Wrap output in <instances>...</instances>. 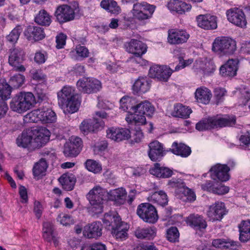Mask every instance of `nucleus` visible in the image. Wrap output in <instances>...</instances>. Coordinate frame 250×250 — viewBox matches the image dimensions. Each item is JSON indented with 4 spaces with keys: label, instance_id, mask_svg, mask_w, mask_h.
I'll return each mask as SVG.
<instances>
[{
    "label": "nucleus",
    "instance_id": "79ce46f5",
    "mask_svg": "<svg viewBox=\"0 0 250 250\" xmlns=\"http://www.w3.org/2000/svg\"><path fill=\"white\" fill-rule=\"evenodd\" d=\"M191 112L190 108H188L182 104H179L175 105L172 115L176 117L187 118L189 117Z\"/></svg>",
    "mask_w": 250,
    "mask_h": 250
},
{
    "label": "nucleus",
    "instance_id": "5701e85b",
    "mask_svg": "<svg viewBox=\"0 0 250 250\" xmlns=\"http://www.w3.org/2000/svg\"><path fill=\"white\" fill-rule=\"evenodd\" d=\"M107 138L116 142H120L127 140L130 138V131L125 128H111L107 130Z\"/></svg>",
    "mask_w": 250,
    "mask_h": 250
},
{
    "label": "nucleus",
    "instance_id": "6e6d98bb",
    "mask_svg": "<svg viewBox=\"0 0 250 250\" xmlns=\"http://www.w3.org/2000/svg\"><path fill=\"white\" fill-rule=\"evenodd\" d=\"M82 250H106V246L101 243H96L91 245L85 246Z\"/></svg>",
    "mask_w": 250,
    "mask_h": 250
},
{
    "label": "nucleus",
    "instance_id": "338daca9",
    "mask_svg": "<svg viewBox=\"0 0 250 250\" xmlns=\"http://www.w3.org/2000/svg\"><path fill=\"white\" fill-rule=\"evenodd\" d=\"M46 60L45 56L41 52H37L35 54L34 61L38 64H42L45 62Z\"/></svg>",
    "mask_w": 250,
    "mask_h": 250
},
{
    "label": "nucleus",
    "instance_id": "f3484780",
    "mask_svg": "<svg viewBox=\"0 0 250 250\" xmlns=\"http://www.w3.org/2000/svg\"><path fill=\"white\" fill-rule=\"evenodd\" d=\"M171 70L166 66L154 65L149 69V75L151 78L167 82L171 75Z\"/></svg>",
    "mask_w": 250,
    "mask_h": 250
},
{
    "label": "nucleus",
    "instance_id": "72a5a7b5",
    "mask_svg": "<svg viewBox=\"0 0 250 250\" xmlns=\"http://www.w3.org/2000/svg\"><path fill=\"white\" fill-rule=\"evenodd\" d=\"M126 192L123 188H118L111 190L108 192L109 199L112 201H116L120 204H123L125 200Z\"/></svg>",
    "mask_w": 250,
    "mask_h": 250
},
{
    "label": "nucleus",
    "instance_id": "bf43d9fd",
    "mask_svg": "<svg viewBox=\"0 0 250 250\" xmlns=\"http://www.w3.org/2000/svg\"><path fill=\"white\" fill-rule=\"evenodd\" d=\"M76 51L78 55L80 57L86 58L88 56V50L85 46L81 45L77 46L76 48Z\"/></svg>",
    "mask_w": 250,
    "mask_h": 250
},
{
    "label": "nucleus",
    "instance_id": "7c9ffc66",
    "mask_svg": "<svg viewBox=\"0 0 250 250\" xmlns=\"http://www.w3.org/2000/svg\"><path fill=\"white\" fill-rule=\"evenodd\" d=\"M168 151L174 154L182 157H187L191 152L190 147L183 143H178L177 142H174L172 144L171 148H169Z\"/></svg>",
    "mask_w": 250,
    "mask_h": 250
},
{
    "label": "nucleus",
    "instance_id": "9d476101",
    "mask_svg": "<svg viewBox=\"0 0 250 250\" xmlns=\"http://www.w3.org/2000/svg\"><path fill=\"white\" fill-rule=\"evenodd\" d=\"M154 111V108L151 104L146 101L142 102L135 105L133 120L138 125H144L146 122L145 115L151 117Z\"/></svg>",
    "mask_w": 250,
    "mask_h": 250
},
{
    "label": "nucleus",
    "instance_id": "9b49d317",
    "mask_svg": "<svg viewBox=\"0 0 250 250\" xmlns=\"http://www.w3.org/2000/svg\"><path fill=\"white\" fill-rule=\"evenodd\" d=\"M25 53L20 48H14L10 50L8 62L16 71L24 72L25 67L21 64L24 60Z\"/></svg>",
    "mask_w": 250,
    "mask_h": 250
},
{
    "label": "nucleus",
    "instance_id": "a19ab883",
    "mask_svg": "<svg viewBox=\"0 0 250 250\" xmlns=\"http://www.w3.org/2000/svg\"><path fill=\"white\" fill-rule=\"evenodd\" d=\"M188 219L190 224L198 229H205L207 226L206 221L202 217L197 214H191Z\"/></svg>",
    "mask_w": 250,
    "mask_h": 250
},
{
    "label": "nucleus",
    "instance_id": "393cba45",
    "mask_svg": "<svg viewBox=\"0 0 250 250\" xmlns=\"http://www.w3.org/2000/svg\"><path fill=\"white\" fill-rule=\"evenodd\" d=\"M198 25L206 30L214 29L217 28L216 17L209 15H200L197 18Z\"/></svg>",
    "mask_w": 250,
    "mask_h": 250
},
{
    "label": "nucleus",
    "instance_id": "4be33fe9",
    "mask_svg": "<svg viewBox=\"0 0 250 250\" xmlns=\"http://www.w3.org/2000/svg\"><path fill=\"white\" fill-rule=\"evenodd\" d=\"M104 122L100 119H94L93 120L87 119L84 120L80 125V129L84 134L89 132H95L100 127H103Z\"/></svg>",
    "mask_w": 250,
    "mask_h": 250
},
{
    "label": "nucleus",
    "instance_id": "20e7f679",
    "mask_svg": "<svg viewBox=\"0 0 250 250\" xmlns=\"http://www.w3.org/2000/svg\"><path fill=\"white\" fill-rule=\"evenodd\" d=\"M36 103L32 93L21 92L12 99L10 106L13 111L22 113L31 109Z\"/></svg>",
    "mask_w": 250,
    "mask_h": 250
},
{
    "label": "nucleus",
    "instance_id": "6e6552de",
    "mask_svg": "<svg viewBox=\"0 0 250 250\" xmlns=\"http://www.w3.org/2000/svg\"><path fill=\"white\" fill-rule=\"evenodd\" d=\"M30 115V118L34 122L41 121L43 124L51 123L56 121L55 113L49 107L42 106L33 110Z\"/></svg>",
    "mask_w": 250,
    "mask_h": 250
},
{
    "label": "nucleus",
    "instance_id": "0e129e2a",
    "mask_svg": "<svg viewBox=\"0 0 250 250\" xmlns=\"http://www.w3.org/2000/svg\"><path fill=\"white\" fill-rule=\"evenodd\" d=\"M144 135L142 130H135V132L134 133L133 136V140L132 142L135 143H139L143 139Z\"/></svg>",
    "mask_w": 250,
    "mask_h": 250
},
{
    "label": "nucleus",
    "instance_id": "a878e982",
    "mask_svg": "<svg viewBox=\"0 0 250 250\" xmlns=\"http://www.w3.org/2000/svg\"><path fill=\"white\" fill-rule=\"evenodd\" d=\"M238 60H229L225 64L220 67V74L224 77L234 76L238 70Z\"/></svg>",
    "mask_w": 250,
    "mask_h": 250
},
{
    "label": "nucleus",
    "instance_id": "69168bd1",
    "mask_svg": "<svg viewBox=\"0 0 250 250\" xmlns=\"http://www.w3.org/2000/svg\"><path fill=\"white\" fill-rule=\"evenodd\" d=\"M215 184L210 181H207L205 184H202L201 188L204 190H207L213 193Z\"/></svg>",
    "mask_w": 250,
    "mask_h": 250
},
{
    "label": "nucleus",
    "instance_id": "13d9d810",
    "mask_svg": "<svg viewBox=\"0 0 250 250\" xmlns=\"http://www.w3.org/2000/svg\"><path fill=\"white\" fill-rule=\"evenodd\" d=\"M239 245V242L230 239H225L223 250H234Z\"/></svg>",
    "mask_w": 250,
    "mask_h": 250
},
{
    "label": "nucleus",
    "instance_id": "4d7b16f0",
    "mask_svg": "<svg viewBox=\"0 0 250 250\" xmlns=\"http://www.w3.org/2000/svg\"><path fill=\"white\" fill-rule=\"evenodd\" d=\"M66 36L63 33L59 34L56 37V47L58 49L62 48L65 44Z\"/></svg>",
    "mask_w": 250,
    "mask_h": 250
},
{
    "label": "nucleus",
    "instance_id": "3c124183",
    "mask_svg": "<svg viewBox=\"0 0 250 250\" xmlns=\"http://www.w3.org/2000/svg\"><path fill=\"white\" fill-rule=\"evenodd\" d=\"M177 192L187 196V199L188 200L193 201L196 199V196L194 193L190 189L184 186L178 188Z\"/></svg>",
    "mask_w": 250,
    "mask_h": 250
},
{
    "label": "nucleus",
    "instance_id": "4468645a",
    "mask_svg": "<svg viewBox=\"0 0 250 250\" xmlns=\"http://www.w3.org/2000/svg\"><path fill=\"white\" fill-rule=\"evenodd\" d=\"M82 140L79 137L71 138L70 141L66 142L64 146L63 153L68 157L77 156L82 149Z\"/></svg>",
    "mask_w": 250,
    "mask_h": 250
},
{
    "label": "nucleus",
    "instance_id": "f704fd0d",
    "mask_svg": "<svg viewBox=\"0 0 250 250\" xmlns=\"http://www.w3.org/2000/svg\"><path fill=\"white\" fill-rule=\"evenodd\" d=\"M122 222L121 218L116 213H106L103 219V222L108 229L111 230L114 227H117L118 224Z\"/></svg>",
    "mask_w": 250,
    "mask_h": 250
},
{
    "label": "nucleus",
    "instance_id": "e433bc0d",
    "mask_svg": "<svg viewBox=\"0 0 250 250\" xmlns=\"http://www.w3.org/2000/svg\"><path fill=\"white\" fill-rule=\"evenodd\" d=\"M150 83L146 78H139L135 81L133 85L134 91L138 93H144L150 88Z\"/></svg>",
    "mask_w": 250,
    "mask_h": 250
},
{
    "label": "nucleus",
    "instance_id": "49530a36",
    "mask_svg": "<svg viewBox=\"0 0 250 250\" xmlns=\"http://www.w3.org/2000/svg\"><path fill=\"white\" fill-rule=\"evenodd\" d=\"M25 77L21 74H16L12 76L9 81V85L14 88H18L24 83Z\"/></svg>",
    "mask_w": 250,
    "mask_h": 250
},
{
    "label": "nucleus",
    "instance_id": "de8ad7c7",
    "mask_svg": "<svg viewBox=\"0 0 250 250\" xmlns=\"http://www.w3.org/2000/svg\"><path fill=\"white\" fill-rule=\"evenodd\" d=\"M128 228L127 224H124L120 228L121 231H119V230H111V233L116 239L122 241L127 238V231Z\"/></svg>",
    "mask_w": 250,
    "mask_h": 250
},
{
    "label": "nucleus",
    "instance_id": "a18cd8bd",
    "mask_svg": "<svg viewBox=\"0 0 250 250\" xmlns=\"http://www.w3.org/2000/svg\"><path fill=\"white\" fill-rule=\"evenodd\" d=\"M134 102V99L129 97H123L120 100V108L125 111H127L128 110H132L135 113V105H133Z\"/></svg>",
    "mask_w": 250,
    "mask_h": 250
},
{
    "label": "nucleus",
    "instance_id": "f03ea898",
    "mask_svg": "<svg viewBox=\"0 0 250 250\" xmlns=\"http://www.w3.org/2000/svg\"><path fill=\"white\" fill-rule=\"evenodd\" d=\"M58 104L64 109L65 113L77 112L81 104V97L74 93V90L70 86H64L58 93Z\"/></svg>",
    "mask_w": 250,
    "mask_h": 250
},
{
    "label": "nucleus",
    "instance_id": "c756f323",
    "mask_svg": "<svg viewBox=\"0 0 250 250\" xmlns=\"http://www.w3.org/2000/svg\"><path fill=\"white\" fill-rule=\"evenodd\" d=\"M167 7L169 10L175 11L180 14H184L191 8L190 4L179 0H170L167 3Z\"/></svg>",
    "mask_w": 250,
    "mask_h": 250
},
{
    "label": "nucleus",
    "instance_id": "b1692460",
    "mask_svg": "<svg viewBox=\"0 0 250 250\" xmlns=\"http://www.w3.org/2000/svg\"><path fill=\"white\" fill-rule=\"evenodd\" d=\"M24 34L30 41L37 42L45 38L43 29L42 27L30 25L25 30Z\"/></svg>",
    "mask_w": 250,
    "mask_h": 250
},
{
    "label": "nucleus",
    "instance_id": "bb28decb",
    "mask_svg": "<svg viewBox=\"0 0 250 250\" xmlns=\"http://www.w3.org/2000/svg\"><path fill=\"white\" fill-rule=\"evenodd\" d=\"M225 214V205L222 202L216 203L215 205L210 206L208 211V216L213 221L220 220Z\"/></svg>",
    "mask_w": 250,
    "mask_h": 250
},
{
    "label": "nucleus",
    "instance_id": "2f4dec72",
    "mask_svg": "<svg viewBox=\"0 0 250 250\" xmlns=\"http://www.w3.org/2000/svg\"><path fill=\"white\" fill-rule=\"evenodd\" d=\"M150 174L158 178H167L172 176L173 171L167 167H161L159 163H155L154 167L149 170Z\"/></svg>",
    "mask_w": 250,
    "mask_h": 250
},
{
    "label": "nucleus",
    "instance_id": "412c9836",
    "mask_svg": "<svg viewBox=\"0 0 250 250\" xmlns=\"http://www.w3.org/2000/svg\"><path fill=\"white\" fill-rule=\"evenodd\" d=\"M103 226L100 222L86 225L83 229V235L88 238H98L102 234Z\"/></svg>",
    "mask_w": 250,
    "mask_h": 250
},
{
    "label": "nucleus",
    "instance_id": "6ab92c4d",
    "mask_svg": "<svg viewBox=\"0 0 250 250\" xmlns=\"http://www.w3.org/2000/svg\"><path fill=\"white\" fill-rule=\"evenodd\" d=\"M126 50L135 56L141 57L144 54L147 50V47L146 44L141 41L132 39L125 44Z\"/></svg>",
    "mask_w": 250,
    "mask_h": 250
},
{
    "label": "nucleus",
    "instance_id": "774afa93",
    "mask_svg": "<svg viewBox=\"0 0 250 250\" xmlns=\"http://www.w3.org/2000/svg\"><path fill=\"white\" fill-rule=\"evenodd\" d=\"M225 239H216L213 240L212 245L216 248L223 250Z\"/></svg>",
    "mask_w": 250,
    "mask_h": 250
},
{
    "label": "nucleus",
    "instance_id": "c03bdc74",
    "mask_svg": "<svg viewBox=\"0 0 250 250\" xmlns=\"http://www.w3.org/2000/svg\"><path fill=\"white\" fill-rule=\"evenodd\" d=\"M47 167L48 165L45 159H41L38 162L35 164L33 167V175L35 176L44 175Z\"/></svg>",
    "mask_w": 250,
    "mask_h": 250
},
{
    "label": "nucleus",
    "instance_id": "f8f14e48",
    "mask_svg": "<svg viewBox=\"0 0 250 250\" xmlns=\"http://www.w3.org/2000/svg\"><path fill=\"white\" fill-rule=\"evenodd\" d=\"M79 89L84 93H95L101 88V82L94 78H83L77 83Z\"/></svg>",
    "mask_w": 250,
    "mask_h": 250
},
{
    "label": "nucleus",
    "instance_id": "052dcab7",
    "mask_svg": "<svg viewBox=\"0 0 250 250\" xmlns=\"http://www.w3.org/2000/svg\"><path fill=\"white\" fill-rule=\"evenodd\" d=\"M226 91L225 88H216L214 90V96L217 100V104H218L219 101L225 95Z\"/></svg>",
    "mask_w": 250,
    "mask_h": 250
},
{
    "label": "nucleus",
    "instance_id": "4c0bfd02",
    "mask_svg": "<svg viewBox=\"0 0 250 250\" xmlns=\"http://www.w3.org/2000/svg\"><path fill=\"white\" fill-rule=\"evenodd\" d=\"M195 96L198 102L207 104L210 100L211 93L207 88H199L197 89Z\"/></svg>",
    "mask_w": 250,
    "mask_h": 250
},
{
    "label": "nucleus",
    "instance_id": "0eeeda50",
    "mask_svg": "<svg viewBox=\"0 0 250 250\" xmlns=\"http://www.w3.org/2000/svg\"><path fill=\"white\" fill-rule=\"evenodd\" d=\"M79 11L78 3L75 2L73 5H62L59 6L55 11V16L61 23L72 21L75 13Z\"/></svg>",
    "mask_w": 250,
    "mask_h": 250
},
{
    "label": "nucleus",
    "instance_id": "c9c22d12",
    "mask_svg": "<svg viewBox=\"0 0 250 250\" xmlns=\"http://www.w3.org/2000/svg\"><path fill=\"white\" fill-rule=\"evenodd\" d=\"M239 240L242 242L250 240V221H243L239 225Z\"/></svg>",
    "mask_w": 250,
    "mask_h": 250
},
{
    "label": "nucleus",
    "instance_id": "cd10ccee",
    "mask_svg": "<svg viewBox=\"0 0 250 250\" xmlns=\"http://www.w3.org/2000/svg\"><path fill=\"white\" fill-rule=\"evenodd\" d=\"M43 237L48 242L53 241L54 245L56 247L58 245L59 241L54 231L53 225L50 222H44L43 224Z\"/></svg>",
    "mask_w": 250,
    "mask_h": 250
},
{
    "label": "nucleus",
    "instance_id": "a211bd4d",
    "mask_svg": "<svg viewBox=\"0 0 250 250\" xmlns=\"http://www.w3.org/2000/svg\"><path fill=\"white\" fill-rule=\"evenodd\" d=\"M189 35L184 30L169 29L168 31V42L172 44H178L187 42Z\"/></svg>",
    "mask_w": 250,
    "mask_h": 250
},
{
    "label": "nucleus",
    "instance_id": "58836bf2",
    "mask_svg": "<svg viewBox=\"0 0 250 250\" xmlns=\"http://www.w3.org/2000/svg\"><path fill=\"white\" fill-rule=\"evenodd\" d=\"M148 199L162 206L167 205L168 203L167 195L163 190L154 192L148 197Z\"/></svg>",
    "mask_w": 250,
    "mask_h": 250
},
{
    "label": "nucleus",
    "instance_id": "c85d7f7f",
    "mask_svg": "<svg viewBox=\"0 0 250 250\" xmlns=\"http://www.w3.org/2000/svg\"><path fill=\"white\" fill-rule=\"evenodd\" d=\"M135 236L141 239L151 240L156 234V229L154 227L138 228L134 231Z\"/></svg>",
    "mask_w": 250,
    "mask_h": 250
},
{
    "label": "nucleus",
    "instance_id": "603ef678",
    "mask_svg": "<svg viewBox=\"0 0 250 250\" xmlns=\"http://www.w3.org/2000/svg\"><path fill=\"white\" fill-rule=\"evenodd\" d=\"M60 219V222L63 226H69L74 223L72 217L68 214H62L58 216V219Z\"/></svg>",
    "mask_w": 250,
    "mask_h": 250
},
{
    "label": "nucleus",
    "instance_id": "680f3d73",
    "mask_svg": "<svg viewBox=\"0 0 250 250\" xmlns=\"http://www.w3.org/2000/svg\"><path fill=\"white\" fill-rule=\"evenodd\" d=\"M34 211L37 218L39 219L42 214V207L41 204L39 201H35L34 202Z\"/></svg>",
    "mask_w": 250,
    "mask_h": 250
},
{
    "label": "nucleus",
    "instance_id": "09e8293b",
    "mask_svg": "<svg viewBox=\"0 0 250 250\" xmlns=\"http://www.w3.org/2000/svg\"><path fill=\"white\" fill-rule=\"evenodd\" d=\"M85 165L86 168L88 171L94 173H99L102 169L101 165L93 160L88 159L85 162Z\"/></svg>",
    "mask_w": 250,
    "mask_h": 250
},
{
    "label": "nucleus",
    "instance_id": "ea45409f",
    "mask_svg": "<svg viewBox=\"0 0 250 250\" xmlns=\"http://www.w3.org/2000/svg\"><path fill=\"white\" fill-rule=\"evenodd\" d=\"M100 5L103 8L113 14H118L121 11L117 2L113 0H103Z\"/></svg>",
    "mask_w": 250,
    "mask_h": 250
},
{
    "label": "nucleus",
    "instance_id": "aec40b11",
    "mask_svg": "<svg viewBox=\"0 0 250 250\" xmlns=\"http://www.w3.org/2000/svg\"><path fill=\"white\" fill-rule=\"evenodd\" d=\"M148 156L154 162L160 161L164 156L165 150L163 145L158 141H154L149 144Z\"/></svg>",
    "mask_w": 250,
    "mask_h": 250
},
{
    "label": "nucleus",
    "instance_id": "2eb2a0df",
    "mask_svg": "<svg viewBox=\"0 0 250 250\" xmlns=\"http://www.w3.org/2000/svg\"><path fill=\"white\" fill-rule=\"evenodd\" d=\"M229 167L227 165L217 164L212 166L209 171L213 180L226 182L229 179Z\"/></svg>",
    "mask_w": 250,
    "mask_h": 250
},
{
    "label": "nucleus",
    "instance_id": "423d86ee",
    "mask_svg": "<svg viewBox=\"0 0 250 250\" xmlns=\"http://www.w3.org/2000/svg\"><path fill=\"white\" fill-rule=\"evenodd\" d=\"M236 49V42L230 38H216L212 44V50L221 55H231Z\"/></svg>",
    "mask_w": 250,
    "mask_h": 250
},
{
    "label": "nucleus",
    "instance_id": "8fccbe9b",
    "mask_svg": "<svg viewBox=\"0 0 250 250\" xmlns=\"http://www.w3.org/2000/svg\"><path fill=\"white\" fill-rule=\"evenodd\" d=\"M167 238L171 242H178L179 238V232L176 227H171L167 230Z\"/></svg>",
    "mask_w": 250,
    "mask_h": 250
},
{
    "label": "nucleus",
    "instance_id": "7ed1b4c3",
    "mask_svg": "<svg viewBox=\"0 0 250 250\" xmlns=\"http://www.w3.org/2000/svg\"><path fill=\"white\" fill-rule=\"evenodd\" d=\"M236 123L234 117L225 116L221 117L217 115L202 119L196 125V129L199 131L210 130L216 128L231 126Z\"/></svg>",
    "mask_w": 250,
    "mask_h": 250
},
{
    "label": "nucleus",
    "instance_id": "1a4fd4ad",
    "mask_svg": "<svg viewBox=\"0 0 250 250\" xmlns=\"http://www.w3.org/2000/svg\"><path fill=\"white\" fill-rule=\"evenodd\" d=\"M137 214L144 222L150 224L155 223L158 219L156 208L148 203L139 205L137 207Z\"/></svg>",
    "mask_w": 250,
    "mask_h": 250
},
{
    "label": "nucleus",
    "instance_id": "f257e3e1",
    "mask_svg": "<svg viewBox=\"0 0 250 250\" xmlns=\"http://www.w3.org/2000/svg\"><path fill=\"white\" fill-rule=\"evenodd\" d=\"M50 131L44 127H33L23 131L17 140L19 146L33 150L40 148L49 140Z\"/></svg>",
    "mask_w": 250,
    "mask_h": 250
},
{
    "label": "nucleus",
    "instance_id": "dca6fc26",
    "mask_svg": "<svg viewBox=\"0 0 250 250\" xmlns=\"http://www.w3.org/2000/svg\"><path fill=\"white\" fill-rule=\"evenodd\" d=\"M226 14L228 20L234 24L241 27L246 26L245 16L241 10L238 8H232L228 10Z\"/></svg>",
    "mask_w": 250,
    "mask_h": 250
},
{
    "label": "nucleus",
    "instance_id": "ddd939ff",
    "mask_svg": "<svg viewBox=\"0 0 250 250\" xmlns=\"http://www.w3.org/2000/svg\"><path fill=\"white\" fill-rule=\"evenodd\" d=\"M155 6L146 3H137L134 4L133 14L140 21L150 18L155 10Z\"/></svg>",
    "mask_w": 250,
    "mask_h": 250
},
{
    "label": "nucleus",
    "instance_id": "5fc2aeb1",
    "mask_svg": "<svg viewBox=\"0 0 250 250\" xmlns=\"http://www.w3.org/2000/svg\"><path fill=\"white\" fill-rule=\"evenodd\" d=\"M21 31L18 28H14L7 36V40L11 42H15L19 38Z\"/></svg>",
    "mask_w": 250,
    "mask_h": 250
},
{
    "label": "nucleus",
    "instance_id": "39448f33",
    "mask_svg": "<svg viewBox=\"0 0 250 250\" xmlns=\"http://www.w3.org/2000/svg\"><path fill=\"white\" fill-rule=\"evenodd\" d=\"M108 196L105 189L97 186L90 190L87 198L91 204V210L96 213H100L103 211V204L107 200Z\"/></svg>",
    "mask_w": 250,
    "mask_h": 250
},
{
    "label": "nucleus",
    "instance_id": "473e14b6",
    "mask_svg": "<svg viewBox=\"0 0 250 250\" xmlns=\"http://www.w3.org/2000/svg\"><path fill=\"white\" fill-rule=\"evenodd\" d=\"M59 180L64 189L70 191L73 189L76 178L73 174L67 173L62 175Z\"/></svg>",
    "mask_w": 250,
    "mask_h": 250
},
{
    "label": "nucleus",
    "instance_id": "e2e57ef3",
    "mask_svg": "<svg viewBox=\"0 0 250 250\" xmlns=\"http://www.w3.org/2000/svg\"><path fill=\"white\" fill-rule=\"evenodd\" d=\"M19 193L20 197L21 198V202L26 203L28 201L27 193L26 189L23 186H21L19 189Z\"/></svg>",
    "mask_w": 250,
    "mask_h": 250
},
{
    "label": "nucleus",
    "instance_id": "864d4df0",
    "mask_svg": "<svg viewBox=\"0 0 250 250\" xmlns=\"http://www.w3.org/2000/svg\"><path fill=\"white\" fill-rule=\"evenodd\" d=\"M229 188L225 186L221 183L216 184L214 187L213 193L218 195H223L227 193L229 191Z\"/></svg>",
    "mask_w": 250,
    "mask_h": 250
},
{
    "label": "nucleus",
    "instance_id": "37998d69",
    "mask_svg": "<svg viewBox=\"0 0 250 250\" xmlns=\"http://www.w3.org/2000/svg\"><path fill=\"white\" fill-rule=\"evenodd\" d=\"M35 21L38 24L43 26H48L51 22L49 14L44 9L39 11L35 18Z\"/></svg>",
    "mask_w": 250,
    "mask_h": 250
}]
</instances>
